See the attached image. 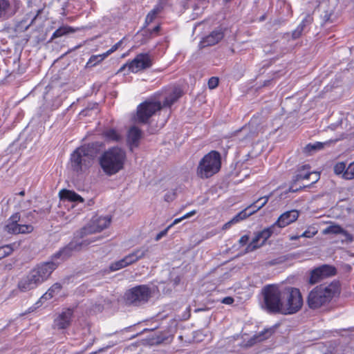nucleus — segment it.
Here are the masks:
<instances>
[{"label":"nucleus","mask_w":354,"mask_h":354,"mask_svg":"<svg viewBox=\"0 0 354 354\" xmlns=\"http://www.w3.org/2000/svg\"><path fill=\"white\" fill-rule=\"evenodd\" d=\"M333 169H334V172L335 174H337V175L342 174L343 178H344V173L346 169V164L344 162H337L334 166Z\"/></svg>","instance_id":"35"},{"label":"nucleus","mask_w":354,"mask_h":354,"mask_svg":"<svg viewBox=\"0 0 354 354\" xmlns=\"http://www.w3.org/2000/svg\"><path fill=\"white\" fill-rule=\"evenodd\" d=\"M133 259V260L137 262L138 261L140 260V259L138 258V257L137 256V254L136 252H135V250L132 251L131 253H130Z\"/></svg>","instance_id":"55"},{"label":"nucleus","mask_w":354,"mask_h":354,"mask_svg":"<svg viewBox=\"0 0 354 354\" xmlns=\"http://www.w3.org/2000/svg\"><path fill=\"white\" fill-rule=\"evenodd\" d=\"M304 30V27L302 26L299 25L297 28L292 31V37L294 39H296L299 37H300L302 35L303 31Z\"/></svg>","instance_id":"41"},{"label":"nucleus","mask_w":354,"mask_h":354,"mask_svg":"<svg viewBox=\"0 0 354 354\" xmlns=\"http://www.w3.org/2000/svg\"><path fill=\"white\" fill-rule=\"evenodd\" d=\"M84 242H77L76 241H71L67 245L59 250L57 252L51 257V261L55 263L57 259L64 261L71 257L75 252L81 250L82 247Z\"/></svg>","instance_id":"13"},{"label":"nucleus","mask_w":354,"mask_h":354,"mask_svg":"<svg viewBox=\"0 0 354 354\" xmlns=\"http://www.w3.org/2000/svg\"><path fill=\"white\" fill-rule=\"evenodd\" d=\"M74 313V309L67 308L57 314L53 322V328L57 330H64L68 328L72 322V318Z\"/></svg>","instance_id":"14"},{"label":"nucleus","mask_w":354,"mask_h":354,"mask_svg":"<svg viewBox=\"0 0 354 354\" xmlns=\"http://www.w3.org/2000/svg\"><path fill=\"white\" fill-rule=\"evenodd\" d=\"M336 272L337 270L334 266L322 265L311 270L308 282L312 285L315 284L326 277L335 275Z\"/></svg>","instance_id":"12"},{"label":"nucleus","mask_w":354,"mask_h":354,"mask_svg":"<svg viewBox=\"0 0 354 354\" xmlns=\"http://www.w3.org/2000/svg\"><path fill=\"white\" fill-rule=\"evenodd\" d=\"M165 339H166V338H165V337H158L157 339L156 340V344L162 343Z\"/></svg>","instance_id":"58"},{"label":"nucleus","mask_w":354,"mask_h":354,"mask_svg":"<svg viewBox=\"0 0 354 354\" xmlns=\"http://www.w3.org/2000/svg\"><path fill=\"white\" fill-rule=\"evenodd\" d=\"M221 164L220 153L216 151H212L199 162L197 175L202 178H209L220 170Z\"/></svg>","instance_id":"6"},{"label":"nucleus","mask_w":354,"mask_h":354,"mask_svg":"<svg viewBox=\"0 0 354 354\" xmlns=\"http://www.w3.org/2000/svg\"><path fill=\"white\" fill-rule=\"evenodd\" d=\"M17 8L9 0H0V19H7L15 15Z\"/></svg>","instance_id":"17"},{"label":"nucleus","mask_w":354,"mask_h":354,"mask_svg":"<svg viewBox=\"0 0 354 354\" xmlns=\"http://www.w3.org/2000/svg\"><path fill=\"white\" fill-rule=\"evenodd\" d=\"M183 95V91L180 88H174L172 91L165 97L162 107H169L175 103Z\"/></svg>","instance_id":"20"},{"label":"nucleus","mask_w":354,"mask_h":354,"mask_svg":"<svg viewBox=\"0 0 354 354\" xmlns=\"http://www.w3.org/2000/svg\"><path fill=\"white\" fill-rule=\"evenodd\" d=\"M137 254V256L140 259H142L147 257V254L149 252V247L147 245L141 246L136 250H134Z\"/></svg>","instance_id":"36"},{"label":"nucleus","mask_w":354,"mask_h":354,"mask_svg":"<svg viewBox=\"0 0 354 354\" xmlns=\"http://www.w3.org/2000/svg\"><path fill=\"white\" fill-rule=\"evenodd\" d=\"M208 87L210 89H214L218 86V78L216 77H212L208 81Z\"/></svg>","instance_id":"43"},{"label":"nucleus","mask_w":354,"mask_h":354,"mask_svg":"<svg viewBox=\"0 0 354 354\" xmlns=\"http://www.w3.org/2000/svg\"><path fill=\"white\" fill-rule=\"evenodd\" d=\"M127 266V265L124 261V259L122 258V259H120L119 261L112 263L110 265L109 268L111 271H116V270H120L123 268H125Z\"/></svg>","instance_id":"34"},{"label":"nucleus","mask_w":354,"mask_h":354,"mask_svg":"<svg viewBox=\"0 0 354 354\" xmlns=\"http://www.w3.org/2000/svg\"><path fill=\"white\" fill-rule=\"evenodd\" d=\"M133 259V260L137 262L138 261L140 260V259L138 258V257L137 256V254L136 252H135V250L132 251L131 253H130Z\"/></svg>","instance_id":"56"},{"label":"nucleus","mask_w":354,"mask_h":354,"mask_svg":"<svg viewBox=\"0 0 354 354\" xmlns=\"http://www.w3.org/2000/svg\"><path fill=\"white\" fill-rule=\"evenodd\" d=\"M254 214V212H250L249 207H246L231 219V223H236L241 221H243L250 216Z\"/></svg>","instance_id":"29"},{"label":"nucleus","mask_w":354,"mask_h":354,"mask_svg":"<svg viewBox=\"0 0 354 354\" xmlns=\"http://www.w3.org/2000/svg\"><path fill=\"white\" fill-rule=\"evenodd\" d=\"M151 297V288L146 285H140L127 290L124 299L127 305L139 306L147 303Z\"/></svg>","instance_id":"7"},{"label":"nucleus","mask_w":354,"mask_h":354,"mask_svg":"<svg viewBox=\"0 0 354 354\" xmlns=\"http://www.w3.org/2000/svg\"><path fill=\"white\" fill-rule=\"evenodd\" d=\"M226 2L230 1L231 0H224Z\"/></svg>","instance_id":"64"},{"label":"nucleus","mask_w":354,"mask_h":354,"mask_svg":"<svg viewBox=\"0 0 354 354\" xmlns=\"http://www.w3.org/2000/svg\"><path fill=\"white\" fill-rule=\"evenodd\" d=\"M167 232V230H162V231H161L160 232H159V233L156 235V238H155L156 241H158V240H160L162 236H164L165 235H166Z\"/></svg>","instance_id":"53"},{"label":"nucleus","mask_w":354,"mask_h":354,"mask_svg":"<svg viewBox=\"0 0 354 354\" xmlns=\"http://www.w3.org/2000/svg\"><path fill=\"white\" fill-rule=\"evenodd\" d=\"M303 306V298L297 288L287 287L283 290L281 315H292L297 313Z\"/></svg>","instance_id":"5"},{"label":"nucleus","mask_w":354,"mask_h":354,"mask_svg":"<svg viewBox=\"0 0 354 354\" xmlns=\"http://www.w3.org/2000/svg\"><path fill=\"white\" fill-rule=\"evenodd\" d=\"M312 182L309 185H304V187H308L310 186V185H313L315 183H317L319 179V173L318 172H315V171H312Z\"/></svg>","instance_id":"44"},{"label":"nucleus","mask_w":354,"mask_h":354,"mask_svg":"<svg viewBox=\"0 0 354 354\" xmlns=\"http://www.w3.org/2000/svg\"><path fill=\"white\" fill-rule=\"evenodd\" d=\"M264 308L271 313L281 314L283 301V290L274 284L267 285L262 289Z\"/></svg>","instance_id":"4"},{"label":"nucleus","mask_w":354,"mask_h":354,"mask_svg":"<svg viewBox=\"0 0 354 354\" xmlns=\"http://www.w3.org/2000/svg\"><path fill=\"white\" fill-rule=\"evenodd\" d=\"M316 233H317V232H314L311 233L309 231H305L304 233H302L300 235V236L301 237L310 238V237H313Z\"/></svg>","instance_id":"52"},{"label":"nucleus","mask_w":354,"mask_h":354,"mask_svg":"<svg viewBox=\"0 0 354 354\" xmlns=\"http://www.w3.org/2000/svg\"><path fill=\"white\" fill-rule=\"evenodd\" d=\"M340 292L339 283L337 281L315 287L307 297V304L310 309H318L331 301Z\"/></svg>","instance_id":"2"},{"label":"nucleus","mask_w":354,"mask_h":354,"mask_svg":"<svg viewBox=\"0 0 354 354\" xmlns=\"http://www.w3.org/2000/svg\"><path fill=\"white\" fill-rule=\"evenodd\" d=\"M322 233L324 234H342L344 236H345L346 239L348 242H352L353 241V236L349 232H348L346 230H344L339 225H329L323 230Z\"/></svg>","instance_id":"18"},{"label":"nucleus","mask_w":354,"mask_h":354,"mask_svg":"<svg viewBox=\"0 0 354 354\" xmlns=\"http://www.w3.org/2000/svg\"><path fill=\"white\" fill-rule=\"evenodd\" d=\"M249 239H250L249 235H247V234L243 235L240 238L239 243L241 245H245L249 241Z\"/></svg>","instance_id":"49"},{"label":"nucleus","mask_w":354,"mask_h":354,"mask_svg":"<svg viewBox=\"0 0 354 354\" xmlns=\"http://www.w3.org/2000/svg\"><path fill=\"white\" fill-rule=\"evenodd\" d=\"M196 214V211L195 210H193L187 214H186L185 215H184L183 217L180 218H176L174 220V224H176V223H179L180 221H181L182 220L185 219V218H187L193 215H194Z\"/></svg>","instance_id":"47"},{"label":"nucleus","mask_w":354,"mask_h":354,"mask_svg":"<svg viewBox=\"0 0 354 354\" xmlns=\"http://www.w3.org/2000/svg\"><path fill=\"white\" fill-rule=\"evenodd\" d=\"M15 243L8 244L0 247V259L10 255L14 251Z\"/></svg>","instance_id":"33"},{"label":"nucleus","mask_w":354,"mask_h":354,"mask_svg":"<svg viewBox=\"0 0 354 354\" xmlns=\"http://www.w3.org/2000/svg\"><path fill=\"white\" fill-rule=\"evenodd\" d=\"M271 195L272 194H270L268 196L260 197L258 200H257L253 203L248 206V207H249L250 211L254 212V214L256 213L258 210H259L266 205Z\"/></svg>","instance_id":"25"},{"label":"nucleus","mask_w":354,"mask_h":354,"mask_svg":"<svg viewBox=\"0 0 354 354\" xmlns=\"http://www.w3.org/2000/svg\"><path fill=\"white\" fill-rule=\"evenodd\" d=\"M303 187H304V186H303V187H300L299 188L294 189V188H293V187H292V185H291V186L289 187V189H288V192H297L298 190L301 189Z\"/></svg>","instance_id":"57"},{"label":"nucleus","mask_w":354,"mask_h":354,"mask_svg":"<svg viewBox=\"0 0 354 354\" xmlns=\"http://www.w3.org/2000/svg\"><path fill=\"white\" fill-rule=\"evenodd\" d=\"M234 301V299L232 297H224L221 301V302L223 304H228V305L233 304Z\"/></svg>","instance_id":"51"},{"label":"nucleus","mask_w":354,"mask_h":354,"mask_svg":"<svg viewBox=\"0 0 354 354\" xmlns=\"http://www.w3.org/2000/svg\"><path fill=\"white\" fill-rule=\"evenodd\" d=\"M103 135L106 138V139L109 141L118 142L122 138L120 134L117 131L113 129L104 131Z\"/></svg>","instance_id":"30"},{"label":"nucleus","mask_w":354,"mask_h":354,"mask_svg":"<svg viewBox=\"0 0 354 354\" xmlns=\"http://www.w3.org/2000/svg\"><path fill=\"white\" fill-rule=\"evenodd\" d=\"M276 226L273 223L271 226L265 228L261 232H257L262 240L261 245H263L266 241L272 236V234L275 233Z\"/></svg>","instance_id":"27"},{"label":"nucleus","mask_w":354,"mask_h":354,"mask_svg":"<svg viewBox=\"0 0 354 354\" xmlns=\"http://www.w3.org/2000/svg\"><path fill=\"white\" fill-rule=\"evenodd\" d=\"M176 198V193L174 191L168 192L165 195V201L167 202H171L174 201Z\"/></svg>","instance_id":"45"},{"label":"nucleus","mask_w":354,"mask_h":354,"mask_svg":"<svg viewBox=\"0 0 354 354\" xmlns=\"http://www.w3.org/2000/svg\"><path fill=\"white\" fill-rule=\"evenodd\" d=\"M121 44H122V41H118L115 45H113L111 47V48L109 49L108 51H106L105 53H108V55H109L111 53L115 51L118 48V47L121 45Z\"/></svg>","instance_id":"50"},{"label":"nucleus","mask_w":354,"mask_h":354,"mask_svg":"<svg viewBox=\"0 0 354 354\" xmlns=\"http://www.w3.org/2000/svg\"><path fill=\"white\" fill-rule=\"evenodd\" d=\"M162 10V7L161 6H156L151 11L158 15Z\"/></svg>","instance_id":"54"},{"label":"nucleus","mask_w":354,"mask_h":354,"mask_svg":"<svg viewBox=\"0 0 354 354\" xmlns=\"http://www.w3.org/2000/svg\"><path fill=\"white\" fill-rule=\"evenodd\" d=\"M260 241V236H259L258 233H257L255 236L252 239V241L246 247L245 252H252L261 247L263 245H261V243L259 244Z\"/></svg>","instance_id":"31"},{"label":"nucleus","mask_w":354,"mask_h":354,"mask_svg":"<svg viewBox=\"0 0 354 354\" xmlns=\"http://www.w3.org/2000/svg\"><path fill=\"white\" fill-rule=\"evenodd\" d=\"M313 17L311 16V15L308 14V15H306V16L302 20V21L301 22V24L299 25L302 26V27H304V28H305L307 26H309L310 24H311L313 23Z\"/></svg>","instance_id":"42"},{"label":"nucleus","mask_w":354,"mask_h":354,"mask_svg":"<svg viewBox=\"0 0 354 354\" xmlns=\"http://www.w3.org/2000/svg\"><path fill=\"white\" fill-rule=\"evenodd\" d=\"M93 160V156L90 153L89 149L82 146L76 149L71 154V167L77 172L82 171L91 166Z\"/></svg>","instance_id":"8"},{"label":"nucleus","mask_w":354,"mask_h":354,"mask_svg":"<svg viewBox=\"0 0 354 354\" xmlns=\"http://www.w3.org/2000/svg\"><path fill=\"white\" fill-rule=\"evenodd\" d=\"M354 178V161L348 165L344 173V179L352 180Z\"/></svg>","instance_id":"37"},{"label":"nucleus","mask_w":354,"mask_h":354,"mask_svg":"<svg viewBox=\"0 0 354 354\" xmlns=\"http://www.w3.org/2000/svg\"><path fill=\"white\" fill-rule=\"evenodd\" d=\"M232 224H234V223H231V220H230V221H228L223 225V230L227 229L228 227H230L231 226Z\"/></svg>","instance_id":"59"},{"label":"nucleus","mask_w":354,"mask_h":354,"mask_svg":"<svg viewBox=\"0 0 354 354\" xmlns=\"http://www.w3.org/2000/svg\"><path fill=\"white\" fill-rule=\"evenodd\" d=\"M162 108L160 100L153 96L138 106L137 120L141 123H147L149 118Z\"/></svg>","instance_id":"9"},{"label":"nucleus","mask_w":354,"mask_h":354,"mask_svg":"<svg viewBox=\"0 0 354 354\" xmlns=\"http://www.w3.org/2000/svg\"><path fill=\"white\" fill-rule=\"evenodd\" d=\"M62 286L59 283H54L46 293L43 295L41 299H50L55 295H57L62 290Z\"/></svg>","instance_id":"26"},{"label":"nucleus","mask_w":354,"mask_h":354,"mask_svg":"<svg viewBox=\"0 0 354 354\" xmlns=\"http://www.w3.org/2000/svg\"><path fill=\"white\" fill-rule=\"evenodd\" d=\"M152 66V57L148 53L138 54L131 62L123 65L118 72H122L127 67L129 71L137 73L141 70L150 68Z\"/></svg>","instance_id":"11"},{"label":"nucleus","mask_w":354,"mask_h":354,"mask_svg":"<svg viewBox=\"0 0 354 354\" xmlns=\"http://www.w3.org/2000/svg\"><path fill=\"white\" fill-rule=\"evenodd\" d=\"M111 221V218L109 216H95L89 224L77 232L76 236L83 238L88 234L100 232L109 226Z\"/></svg>","instance_id":"10"},{"label":"nucleus","mask_w":354,"mask_h":354,"mask_svg":"<svg viewBox=\"0 0 354 354\" xmlns=\"http://www.w3.org/2000/svg\"><path fill=\"white\" fill-rule=\"evenodd\" d=\"M223 36L224 35L221 30H214L202 39L199 46L201 48H205L206 46L215 45L223 38Z\"/></svg>","instance_id":"16"},{"label":"nucleus","mask_w":354,"mask_h":354,"mask_svg":"<svg viewBox=\"0 0 354 354\" xmlns=\"http://www.w3.org/2000/svg\"><path fill=\"white\" fill-rule=\"evenodd\" d=\"M20 216L19 214H15L12 215L10 218V222L6 225V230L10 233L13 234H19V224L17 223L19 221Z\"/></svg>","instance_id":"22"},{"label":"nucleus","mask_w":354,"mask_h":354,"mask_svg":"<svg viewBox=\"0 0 354 354\" xmlns=\"http://www.w3.org/2000/svg\"><path fill=\"white\" fill-rule=\"evenodd\" d=\"M57 266L58 263L54 261H46L37 264L19 280L17 288L21 292H27L36 289L49 279Z\"/></svg>","instance_id":"1"},{"label":"nucleus","mask_w":354,"mask_h":354,"mask_svg":"<svg viewBox=\"0 0 354 354\" xmlns=\"http://www.w3.org/2000/svg\"><path fill=\"white\" fill-rule=\"evenodd\" d=\"M274 332V329L273 328H266L262 332H261L258 336V339L259 341H262L269 338Z\"/></svg>","instance_id":"38"},{"label":"nucleus","mask_w":354,"mask_h":354,"mask_svg":"<svg viewBox=\"0 0 354 354\" xmlns=\"http://www.w3.org/2000/svg\"><path fill=\"white\" fill-rule=\"evenodd\" d=\"M141 138V131L136 127H132L128 132L127 140L132 146L137 147Z\"/></svg>","instance_id":"23"},{"label":"nucleus","mask_w":354,"mask_h":354,"mask_svg":"<svg viewBox=\"0 0 354 354\" xmlns=\"http://www.w3.org/2000/svg\"><path fill=\"white\" fill-rule=\"evenodd\" d=\"M33 230L34 227L32 225L19 224V234H29L32 232Z\"/></svg>","instance_id":"39"},{"label":"nucleus","mask_w":354,"mask_h":354,"mask_svg":"<svg viewBox=\"0 0 354 354\" xmlns=\"http://www.w3.org/2000/svg\"><path fill=\"white\" fill-rule=\"evenodd\" d=\"M336 140H330L326 142H317L313 144H308L304 148V152L306 153H310L313 151H318L322 149L325 146L329 145L332 142H335Z\"/></svg>","instance_id":"24"},{"label":"nucleus","mask_w":354,"mask_h":354,"mask_svg":"<svg viewBox=\"0 0 354 354\" xmlns=\"http://www.w3.org/2000/svg\"><path fill=\"white\" fill-rule=\"evenodd\" d=\"M124 259L127 266L136 263L130 253L128 255L125 256Z\"/></svg>","instance_id":"48"},{"label":"nucleus","mask_w":354,"mask_h":354,"mask_svg":"<svg viewBox=\"0 0 354 354\" xmlns=\"http://www.w3.org/2000/svg\"><path fill=\"white\" fill-rule=\"evenodd\" d=\"M299 215V212L296 209L287 211L281 214L274 224L276 226V227H285L286 226L291 224L292 223L297 220Z\"/></svg>","instance_id":"15"},{"label":"nucleus","mask_w":354,"mask_h":354,"mask_svg":"<svg viewBox=\"0 0 354 354\" xmlns=\"http://www.w3.org/2000/svg\"><path fill=\"white\" fill-rule=\"evenodd\" d=\"M160 30V26H156V27L153 28L152 32H158Z\"/></svg>","instance_id":"61"},{"label":"nucleus","mask_w":354,"mask_h":354,"mask_svg":"<svg viewBox=\"0 0 354 354\" xmlns=\"http://www.w3.org/2000/svg\"><path fill=\"white\" fill-rule=\"evenodd\" d=\"M108 53L92 55L86 64V68H91L102 62L106 57Z\"/></svg>","instance_id":"28"},{"label":"nucleus","mask_w":354,"mask_h":354,"mask_svg":"<svg viewBox=\"0 0 354 354\" xmlns=\"http://www.w3.org/2000/svg\"><path fill=\"white\" fill-rule=\"evenodd\" d=\"M74 30L69 26H62L56 30L51 37V40L62 37L69 32H73Z\"/></svg>","instance_id":"32"},{"label":"nucleus","mask_w":354,"mask_h":354,"mask_svg":"<svg viewBox=\"0 0 354 354\" xmlns=\"http://www.w3.org/2000/svg\"><path fill=\"white\" fill-rule=\"evenodd\" d=\"M156 17L157 15L151 10L146 17V23L148 24L151 23L156 19Z\"/></svg>","instance_id":"46"},{"label":"nucleus","mask_w":354,"mask_h":354,"mask_svg":"<svg viewBox=\"0 0 354 354\" xmlns=\"http://www.w3.org/2000/svg\"><path fill=\"white\" fill-rule=\"evenodd\" d=\"M59 197L62 200H68L72 202L83 203L84 198L75 193L74 191L62 189L59 193Z\"/></svg>","instance_id":"21"},{"label":"nucleus","mask_w":354,"mask_h":354,"mask_svg":"<svg viewBox=\"0 0 354 354\" xmlns=\"http://www.w3.org/2000/svg\"><path fill=\"white\" fill-rule=\"evenodd\" d=\"M25 194V192L24 191H21L19 193V195L20 196H24Z\"/></svg>","instance_id":"63"},{"label":"nucleus","mask_w":354,"mask_h":354,"mask_svg":"<svg viewBox=\"0 0 354 354\" xmlns=\"http://www.w3.org/2000/svg\"><path fill=\"white\" fill-rule=\"evenodd\" d=\"M301 236L300 235H296V236H290V240L291 241H294V240H297L298 239H299Z\"/></svg>","instance_id":"60"},{"label":"nucleus","mask_w":354,"mask_h":354,"mask_svg":"<svg viewBox=\"0 0 354 354\" xmlns=\"http://www.w3.org/2000/svg\"><path fill=\"white\" fill-rule=\"evenodd\" d=\"M105 349V348H100L97 351H95L93 353V354H96L97 353H100V352H102V351H104Z\"/></svg>","instance_id":"62"},{"label":"nucleus","mask_w":354,"mask_h":354,"mask_svg":"<svg viewBox=\"0 0 354 354\" xmlns=\"http://www.w3.org/2000/svg\"><path fill=\"white\" fill-rule=\"evenodd\" d=\"M304 30V27L302 26L299 25L297 28L292 31V37L294 39H296L299 37H300L302 35L303 31Z\"/></svg>","instance_id":"40"},{"label":"nucleus","mask_w":354,"mask_h":354,"mask_svg":"<svg viewBox=\"0 0 354 354\" xmlns=\"http://www.w3.org/2000/svg\"><path fill=\"white\" fill-rule=\"evenodd\" d=\"M311 176L310 166L309 165H304L297 168V174L293 176L292 182L296 183L302 180L310 179Z\"/></svg>","instance_id":"19"},{"label":"nucleus","mask_w":354,"mask_h":354,"mask_svg":"<svg viewBox=\"0 0 354 354\" xmlns=\"http://www.w3.org/2000/svg\"><path fill=\"white\" fill-rule=\"evenodd\" d=\"M126 160L125 150L118 147H113L100 155L99 164L103 172L106 176H111L124 169Z\"/></svg>","instance_id":"3"}]
</instances>
